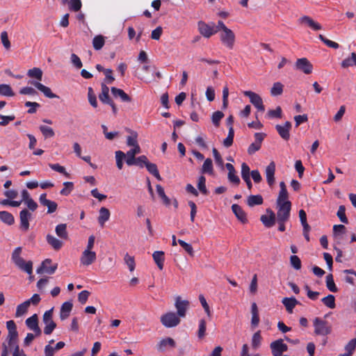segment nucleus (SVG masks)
<instances>
[{"mask_svg": "<svg viewBox=\"0 0 356 356\" xmlns=\"http://www.w3.org/2000/svg\"><path fill=\"white\" fill-rule=\"evenodd\" d=\"M55 232L59 237L57 238L52 234H48L46 236L47 243L56 251L61 249L63 245V241L69 239V235L67 230V225L61 223L58 225L55 228Z\"/></svg>", "mask_w": 356, "mask_h": 356, "instance_id": "nucleus-1", "label": "nucleus"}, {"mask_svg": "<svg viewBox=\"0 0 356 356\" xmlns=\"http://www.w3.org/2000/svg\"><path fill=\"white\" fill-rule=\"evenodd\" d=\"M22 250L21 247L15 248L12 254V260L19 269L31 275L33 272V263L31 261L25 262L21 257Z\"/></svg>", "mask_w": 356, "mask_h": 356, "instance_id": "nucleus-2", "label": "nucleus"}, {"mask_svg": "<svg viewBox=\"0 0 356 356\" xmlns=\"http://www.w3.org/2000/svg\"><path fill=\"white\" fill-rule=\"evenodd\" d=\"M313 325L316 335L326 336L332 332V325L327 321L319 317L314 319Z\"/></svg>", "mask_w": 356, "mask_h": 356, "instance_id": "nucleus-3", "label": "nucleus"}, {"mask_svg": "<svg viewBox=\"0 0 356 356\" xmlns=\"http://www.w3.org/2000/svg\"><path fill=\"white\" fill-rule=\"evenodd\" d=\"M162 325L166 328H171L177 326L180 322V318L173 312H168L162 314L160 317Z\"/></svg>", "mask_w": 356, "mask_h": 356, "instance_id": "nucleus-4", "label": "nucleus"}, {"mask_svg": "<svg viewBox=\"0 0 356 356\" xmlns=\"http://www.w3.org/2000/svg\"><path fill=\"white\" fill-rule=\"evenodd\" d=\"M221 43L228 49H233L236 42V35L230 29L219 34Z\"/></svg>", "mask_w": 356, "mask_h": 356, "instance_id": "nucleus-5", "label": "nucleus"}, {"mask_svg": "<svg viewBox=\"0 0 356 356\" xmlns=\"http://www.w3.org/2000/svg\"><path fill=\"white\" fill-rule=\"evenodd\" d=\"M17 332H8L6 339L8 343H2V351L1 356H8L9 348H13L15 347V346H19L17 344Z\"/></svg>", "mask_w": 356, "mask_h": 356, "instance_id": "nucleus-6", "label": "nucleus"}, {"mask_svg": "<svg viewBox=\"0 0 356 356\" xmlns=\"http://www.w3.org/2000/svg\"><path fill=\"white\" fill-rule=\"evenodd\" d=\"M277 220H289L290 218V213L291 210V202L287 201L286 202L282 203V204H277Z\"/></svg>", "mask_w": 356, "mask_h": 356, "instance_id": "nucleus-7", "label": "nucleus"}, {"mask_svg": "<svg viewBox=\"0 0 356 356\" xmlns=\"http://www.w3.org/2000/svg\"><path fill=\"white\" fill-rule=\"evenodd\" d=\"M53 308L46 311L43 314L42 321L45 324L44 327V333L49 335L52 333L56 327V323L52 319Z\"/></svg>", "mask_w": 356, "mask_h": 356, "instance_id": "nucleus-8", "label": "nucleus"}, {"mask_svg": "<svg viewBox=\"0 0 356 356\" xmlns=\"http://www.w3.org/2000/svg\"><path fill=\"white\" fill-rule=\"evenodd\" d=\"M270 348L273 356H280L288 350V346L282 339H279L270 343Z\"/></svg>", "mask_w": 356, "mask_h": 356, "instance_id": "nucleus-9", "label": "nucleus"}, {"mask_svg": "<svg viewBox=\"0 0 356 356\" xmlns=\"http://www.w3.org/2000/svg\"><path fill=\"white\" fill-rule=\"evenodd\" d=\"M243 94L245 96L249 97L250 102L259 111L264 112L265 111V106L263 103L262 98L256 92L252 91H244Z\"/></svg>", "mask_w": 356, "mask_h": 356, "instance_id": "nucleus-10", "label": "nucleus"}, {"mask_svg": "<svg viewBox=\"0 0 356 356\" xmlns=\"http://www.w3.org/2000/svg\"><path fill=\"white\" fill-rule=\"evenodd\" d=\"M190 302L186 300H181L180 296H177L175 299V307L177 309L176 314L179 318H184L186 315V312L189 307Z\"/></svg>", "mask_w": 356, "mask_h": 356, "instance_id": "nucleus-11", "label": "nucleus"}, {"mask_svg": "<svg viewBox=\"0 0 356 356\" xmlns=\"http://www.w3.org/2000/svg\"><path fill=\"white\" fill-rule=\"evenodd\" d=\"M298 22L301 26L309 27L313 31H317L322 29V26L308 15L299 17Z\"/></svg>", "mask_w": 356, "mask_h": 356, "instance_id": "nucleus-12", "label": "nucleus"}, {"mask_svg": "<svg viewBox=\"0 0 356 356\" xmlns=\"http://www.w3.org/2000/svg\"><path fill=\"white\" fill-rule=\"evenodd\" d=\"M295 67L306 74H309L313 71V65L307 58L297 59Z\"/></svg>", "mask_w": 356, "mask_h": 356, "instance_id": "nucleus-13", "label": "nucleus"}, {"mask_svg": "<svg viewBox=\"0 0 356 356\" xmlns=\"http://www.w3.org/2000/svg\"><path fill=\"white\" fill-rule=\"evenodd\" d=\"M26 326L35 333L36 337H40L42 334L41 329L38 325V318L37 314H33L26 320Z\"/></svg>", "mask_w": 356, "mask_h": 356, "instance_id": "nucleus-14", "label": "nucleus"}, {"mask_svg": "<svg viewBox=\"0 0 356 356\" xmlns=\"http://www.w3.org/2000/svg\"><path fill=\"white\" fill-rule=\"evenodd\" d=\"M97 259L95 252L85 250L81 256L80 262L83 266H90L93 264Z\"/></svg>", "mask_w": 356, "mask_h": 356, "instance_id": "nucleus-15", "label": "nucleus"}, {"mask_svg": "<svg viewBox=\"0 0 356 356\" xmlns=\"http://www.w3.org/2000/svg\"><path fill=\"white\" fill-rule=\"evenodd\" d=\"M275 129L279 134L280 136L284 140H288L290 138V129H291V123L289 121L284 122L283 125L277 124Z\"/></svg>", "mask_w": 356, "mask_h": 356, "instance_id": "nucleus-16", "label": "nucleus"}, {"mask_svg": "<svg viewBox=\"0 0 356 356\" xmlns=\"http://www.w3.org/2000/svg\"><path fill=\"white\" fill-rule=\"evenodd\" d=\"M197 26L200 34L207 38H209L211 35L218 32V30H215L213 26H209L202 21H200Z\"/></svg>", "mask_w": 356, "mask_h": 356, "instance_id": "nucleus-17", "label": "nucleus"}, {"mask_svg": "<svg viewBox=\"0 0 356 356\" xmlns=\"http://www.w3.org/2000/svg\"><path fill=\"white\" fill-rule=\"evenodd\" d=\"M51 263V260L50 259H46L44 260L41 266L37 269V273L39 274H42L43 273H46L47 274H53L56 271L58 268V264H55L51 266H47V265Z\"/></svg>", "mask_w": 356, "mask_h": 356, "instance_id": "nucleus-18", "label": "nucleus"}, {"mask_svg": "<svg viewBox=\"0 0 356 356\" xmlns=\"http://www.w3.org/2000/svg\"><path fill=\"white\" fill-rule=\"evenodd\" d=\"M39 201L42 205L47 207V213H52L56 211L58 207L57 203L47 200L46 193L40 195Z\"/></svg>", "mask_w": 356, "mask_h": 356, "instance_id": "nucleus-19", "label": "nucleus"}, {"mask_svg": "<svg viewBox=\"0 0 356 356\" xmlns=\"http://www.w3.org/2000/svg\"><path fill=\"white\" fill-rule=\"evenodd\" d=\"M266 213L268 215H262L260 220L265 227H271L275 224V214L270 209H267Z\"/></svg>", "mask_w": 356, "mask_h": 356, "instance_id": "nucleus-20", "label": "nucleus"}, {"mask_svg": "<svg viewBox=\"0 0 356 356\" xmlns=\"http://www.w3.org/2000/svg\"><path fill=\"white\" fill-rule=\"evenodd\" d=\"M31 218V213L27 209H23L19 213L21 228L27 231L29 229V220Z\"/></svg>", "mask_w": 356, "mask_h": 356, "instance_id": "nucleus-21", "label": "nucleus"}, {"mask_svg": "<svg viewBox=\"0 0 356 356\" xmlns=\"http://www.w3.org/2000/svg\"><path fill=\"white\" fill-rule=\"evenodd\" d=\"M30 83L31 85L34 86L40 92H42L45 97H47L48 98H51V99L58 97V96L56 95H55L54 93H53L51 92V89L49 87L44 86L43 84L40 83V82L32 81H30Z\"/></svg>", "mask_w": 356, "mask_h": 356, "instance_id": "nucleus-22", "label": "nucleus"}, {"mask_svg": "<svg viewBox=\"0 0 356 356\" xmlns=\"http://www.w3.org/2000/svg\"><path fill=\"white\" fill-rule=\"evenodd\" d=\"M265 172L268 184L272 186L275 183V163L274 161H271L266 168Z\"/></svg>", "mask_w": 356, "mask_h": 356, "instance_id": "nucleus-23", "label": "nucleus"}, {"mask_svg": "<svg viewBox=\"0 0 356 356\" xmlns=\"http://www.w3.org/2000/svg\"><path fill=\"white\" fill-rule=\"evenodd\" d=\"M168 346L170 348H175L176 346L175 341L171 337H166L161 339L156 344V349L159 352H163Z\"/></svg>", "mask_w": 356, "mask_h": 356, "instance_id": "nucleus-24", "label": "nucleus"}, {"mask_svg": "<svg viewBox=\"0 0 356 356\" xmlns=\"http://www.w3.org/2000/svg\"><path fill=\"white\" fill-rule=\"evenodd\" d=\"M232 210L233 213L235 214L237 219L240 220L242 223L245 224L248 222L246 213L243 210L241 207L236 204H234L232 206Z\"/></svg>", "mask_w": 356, "mask_h": 356, "instance_id": "nucleus-25", "label": "nucleus"}, {"mask_svg": "<svg viewBox=\"0 0 356 356\" xmlns=\"http://www.w3.org/2000/svg\"><path fill=\"white\" fill-rule=\"evenodd\" d=\"M140 153V146H137L130 149L125 154L127 158L126 163L128 165H134L136 158V155Z\"/></svg>", "mask_w": 356, "mask_h": 356, "instance_id": "nucleus-26", "label": "nucleus"}, {"mask_svg": "<svg viewBox=\"0 0 356 356\" xmlns=\"http://www.w3.org/2000/svg\"><path fill=\"white\" fill-rule=\"evenodd\" d=\"M72 307L73 304L70 301L63 303L60 311V318L62 321L67 319L70 316Z\"/></svg>", "mask_w": 356, "mask_h": 356, "instance_id": "nucleus-27", "label": "nucleus"}, {"mask_svg": "<svg viewBox=\"0 0 356 356\" xmlns=\"http://www.w3.org/2000/svg\"><path fill=\"white\" fill-rule=\"evenodd\" d=\"M282 302L284 305L286 310L289 314H292L294 307L299 304V302L294 297L284 298Z\"/></svg>", "mask_w": 356, "mask_h": 356, "instance_id": "nucleus-28", "label": "nucleus"}, {"mask_svg": "<svg viewBox=\"0 0 356 356\" xmlns=\"http://www.w3.org/2000/svg\"><path fill=\"white\" fill-rule=\"evenodd\" d=\"M111 91L115 97H120L123 102H130L131 101V98L122 89L112 87Z\"/></svg>", "mask_w": 356, "mask_h": 356, "instance_id": "nucleus-29", "label": "nucleus"}, {"mask_svg": "<svg viewBox=\"0 0 356 356\" xmlns=\"http://www.w3.org/2000/svg\"><path fill=\"white\" fill-rule=\"evenodd\" d=\"M101 93L99 95V99L103 104H107L112 99L109 96V88L104 83L101 84Z\"/></svg>", "mask_w": 356, "mask_h": 356, "instance_id": "nucleus-30", "label": "nucleus"}, {"mask_svg": "<svg viewBox=\"0 0 356 356\" xmlns=\"http://www.w3.org/2000/svg\"><path fill=\"white\" fill-rule=\"evenodd\" d=\"M341 66L343 69H347L350 67L356 66V54L352 52L348 58L343 59L341 63Z\"/></svg>", "mask_w": 356, "mask_h": 356, "instance_id": "nucleus-31", "label": "nucleus"}, {"mask_svg": "<svg viewBox=\"0 0 356 356\" xmlns=\"http://www.w3.org/2000/svg\"><path fill=\"white\" fill-rule=\"evenodd\" d=\"M251 313H252V319H251V325L252 327H257L259 323V311L257 305L255 302H253L251 305Z\"/></svg>", "mask_w": 356, "mask_h": 356, "instance_id": "nucleus-32", "label": "nucleus"}, {"mask_svg": "<svg viewBox=\"0 0 356 356\" xmlns=\"http://www.w3.org/2000/svg\"><path fill=\"white\" fill-rule=\"evenodd\" d=\"M263 202L264 200L261 195H251L247 199V204L250 207L261 205Z\"/></svg>", "mask_w": 356, "mask_h": 356, "instance_id": "nucleus-33", "label": "nucleus"}, {"mask_svg": "<svg viewBox=\"0 0 356 356\" xmlns=\"http://www.w3.org/2000/svg\"><path fill=\"white\" fill-rule=\"evenodd\" d=\"M154 261L159 270H163L164 262V252L163 251H155L152 254Z\"/></svg>", "mask_w": 356, "mask_h": 356, "instance_id": "nucleus-34", "label": "nucleus"}, {"mask_svg": "<svg viewBox=\"0 0 356 356\" xmlns=\"http://www.w3.org/2000/svg\"><path fill=\"white\" fill-rule=\"evenodd\" d=\"M110 211L107 208L102 207L99 209V216L98 217V222L101 226H104V223L108 220L110 218Z\"/></svg>", "mask_w": 356, "mask_h": 356, "instance_id": "nucleus-35", "label": "nucleus"}, {"mask_svg": "<svg viewBox=\"0 0 356 356\" xmlns=\"http://www.w3.org/2000/svg\"><path fill=\"white\" fill-rule=\"evenodd\" d=\"M262 341V337L261 335V331L258 330L252 337L251 340V346L252 349L257 350L261 344Z\"/></svg>", "mask_w": 356, "mask_h": 356, "instance_id": "nucleus-36", "label": "nucleus"}, {"mask_svg": "<svg viewBox=\"0 0 356 356\" xmlns=\"http://www.w3.org/2000/svg\"><path fill=\"white\" fill-rule=\"evenodd\" d=\"M0 220L4 223L11 225L15 222L13 216L8 211H0Z\"/></svg>", "mask_w": 356, "mask_h": 356, "instance_id": "nucleus-37", "label": "nucleus"}, {"mask_svg": "<svg viewBox=\"0 0 356 356\" xmlns=\"http://www.w3.org/2000/svg\"><path fill=\"white\" fill-rule=\"evenodd\" d=\"M201 172L202 174L207 173L209 175H213V168L212 160L211 159H207L204 161V162L202 166Z\"/></svg>", "mask_w": 356, "mask_h": 356, "instance_id": "nucleus-38", "label": "nucleus"}, {"mask_svg": "<svg viewBox=\"0 0 356 356\" xmlns=\"http://www.w3.org/2000/svg\"><path fill=\"white\" fill-rule=\"evenodd\" d=\"M156 188L157 193L159 195V197L161 198L163 203L165 206H169L170 204V200L165 195L163 188L159 184H157L156 186Z\"/></svg>", "mask_w": 356, "mask_h": 356, "instance_id": "nucleus-39", "label": "nucleus"}, {"mask_svg": "<svg viewBox=\"0 0 356 356\" xmlns=\"http://www.w3.org/2000/svg\"><path fill=\"white\" fill-rule=\"evenodd\" d=\"M42 71L40 68L33 67L27 72V75L31 78H35L38 81H41L42 78Z\"/></svg>", "mask_w": 356, "mask_h": 356, "instance_id": "nucleus-40", "label": "nucleus"}, {"mask_svg": "<svg viewBox=\"0 0 356 356\" xmlns=\"http://www.w3.org/2000/svg\"><path fill=\"white\" fill-rule=\"evenodd\" d=\"M124 261L129 268L130 272H133L135 270L136 262L135 259L133 256L126 253L124 257Z\"/></svg>", "mask_w": 356, "mask_h": 356, "instance_id": "nucleus-41", "label": "nucleus"}, {"mask_svg": "<svg viewBox=\"0 0 356 356\" xmlns=\"http://www.w3.org/2000/svg\"><path fill=\"white\" fill-rule=\"evenodd\" d=\"M284 85L280 82H275L273 83L270 89V94L272 96L281 95L283 92Z\"/></svg>", "mask_w": 356, "mask_h": 356, "instance_id": "nucleus-42", "label": "nucleus"}, {"mask_svg": "<svg viewBox=\"0 0 356 356\" xmlns=\"http://www.w3.org/2000/svg\"><path fill=\"white\" fill-rule=\"evenodd\" d=\"M145 167L150 174L154 175L158 180H161V177L160 176L157 166L155 163L149 162Z\"/></svg>", "mask_w": 356, "mask_h": 356, "instance_id": "nucleus-43", "label": "nucleus"}, {"mask_svg": "<svg viewBox=\"0 0 356 356\" xmlns=\"http://www.w3.org/2000/svg\"><path fill=\"white\" fill-rule=\"evenodd\" d=\"M0 95L6 97H13V92L11 87L8 84H0Z\"/></svg>", "mask_w": 356, "mask_h": 356, "instance_id": "nucleus-44", "label": "nucleus"}, {"mask_svg": "<svg viewBox=\"0 0 356 356\" xmlns=\"http://www.w3.org/2000/svg\"><path fill=\"white\" fill-rule=\"evenodd\" d=\"M105 40L102 35H97L93 38L92 45L95 49L99 50L104 45Z\"/></svg>", "mask_w": 356, "mask_h": 356, "instance_id": "nucleus-45", "label": "nucleus"}, {"mask_svg": "<svg viewBox=\"0 0 356 356\" xmlns=\"http://www.w3.org/2000/svg\"><path fill=\"white\" fill-rule=\"evenodd\" d=\"M321 301L323 303L330 309H334L336 307L335 298L333 295H328L326 297L322 298Z\"/></svg>", "mask_w": 356, "mask_h": 356, "instance_id": "nucleus-46", "label": "nucleus"}, {"mask_svg": "<svg viewBox=\"0 0 356 356\" xmlns=\"http://www.w3.org/2000/svg\"><path fill=\"white\" fill-rule=\"evenodd\" d=\"M29 307V302L24 301L22 304L19 305L17 307L15 316L17 317H19L22 315H24L26 312L28 311V309Z\"/></svg>", "mask_w": 356, "mask_h": 356, "instance_id": "nucleus-47", "label": "nucleus"}, {"mask_svg": "<svg viewBox=\"0 0 356 356\" xmlns=\"http://www.w3.org/2000/svg\"><path fill=\"white\" fill-rule=\"evenodd\" d=\"M326 286L332 292L335 293L338 291V289L334 282L333 275L332 274H328L326 276Z\"/></svg>", "mask_w": 356, "mask_h": 356, "instance_id": "nucleus-48", "label": "nucleus"}, {"mask_svg": "<svg viewBox=\"0 0 356 356\" xmlns=\"http://www.w3.org/2000/svg\"><path fill=\"white\" fill-rule=\"evenodd\" d=\"M223 117L224 113L220 111H216L212 114L211 120L215 127H219L220 120L223 118Z\"/></svg>", "mask_w": 356, "mask_h": 356, "instance_id": "nucleus-49", "label": "nucleus"}, {"mask_svg": "<svg viewBox=\"0 0 356 356\" xmlns=\"http://www.w3.org/2000/svg\"><path fill=\"white\" fill-rule=\"evenodd\" d=\"M138 134L136 131H132L131 133V135L127 136V144L128 146H133L134 147H136L138 145Z\"/></svg>", "mask_w": 356, "mask_h": 356, "instance_id": "nucleus-50", "label": "nucleus"}, {"mask_svg": "<svg viewBox=\"0 0 356 356\" xmlns=\"http://www.w3.org/2000/svg\"><path fill=\"white\" fill-rule=\"evenodd\" d=\"M207 322L204 319H201L199 322V329L197 337L199 339H203L206 334Z\"/></svg>", "mask_w": 356, "mask_h": 356, "instance_id": "nucleus-51", "label": "nucleus"}, {"mask_svg": "<svg viewBox=\"0 0 356 356\" xmlns=\"http://www.w3.org/2000/svg\"><path fill=\"white\" fill-rule=\"evenodd\" d=\"M126 157L125 154L122 151L115 152L116 165L119 170L123 167V159Z\"/></svg>", "mask_w": 356, "mask_h": 356, "instance_id": "nucleus-52", "label": "nucleus"}, {"mask_svg": "<svg viewBox=\"0 0 356 356\" xmlns=\"http://www.w3.org/2000/svg\"><path fill=\"white\" fill-rule=\"evenodd\" d=\"M299 218L304 229L310 230V226L307 221V214L303 209L299 211Z\"/></svg>", "mask_w": 356, "mask_h": 356, "instance_id": "nucleus-53", "label": "nucleus"}, {"mask_svg": "<svg viewBox=\"0 0 356 356\" xmlns=\"http://www.w3.org/2000/svg\"><path fill=\"white\" fill-rule=\"evenodd\" d=\"M178 243L184 249V250L191 256H194V250L192 245L183 240L179 239Z\"/></svg>", "mask_w": 356, "mask_h": 356, "instance_id": "nucleus-54", "label": "nucleus"}, {"mask_svg": "<svg viewBox=\"0 0 356 356\" xmlns=\"http://www.w3.org/2000/svg\"><path fill=\"white\" fill-rule=\"evenodd\" d=\"M205 182V177L202 175L200 176L198 179L197 188L202 194L207 195L208 191L207 189Z\"/></svg>", "mask_w": 356, "mask_h": 356, "instance_id": "nucleus-55", "label": "nucleus"}, {"mask_svg": "<svg viewBox=\"0 0 356 356\" xmlns=\"http://www.w3.org/2000/svg\"><path fill=\"white\" fill-rule=\"evenodd\" d=\"M64 188L60 191L62 195H68L74 188V184L71 181H65L63 183Z\"/></svg>", "mask_w": 356, "mask_h": 356, "instance_id": "nucleus-56", "label": "nucleus"}, {"mask_svg": "<svg viewBox=\"0 0 356 356\" xmlns=\"http://www.w3.org/2000/svg\"><path fill=\"white\" fill-rule=\"evenodd\" d=\"M1 41L3 46L4 47V48L6 50H9L10 49L11 44H10V42L8 39V33L6 31L1 32Z\"/></svg>", "mask_w": 356, "mask_h": 356, "instance_id": "nucleus-57", "label": "nucleus"}, {"mask_svg": "<svg viewBox=\"0 0 356 356\" xmlns=\"http://www.w3.org/2000/svg\"><path fill=\"white\" fill-rule=\"evenodd\" d=\"M343 273H346V274H351L352 275V276H346L345 277V281L347 283H349L351 285H354L355 284V277H356V272L354 270H353V269H349V270H344Z\"/></svg>", "mask_w": 356, "mask_h": 356, "instance_id": "nucleus-58", "label": "nucleus"}, {"mask_svg": "<svg viewBox=\"0 0 356 356\" xmlns=\"http://www.w3.org/2000/svg\"><path fill=\"white\" fill-rule=\"evenodd\" d=\"M267 115L271 118H281L282 116V108L278 106L275 110H269Z\"/></svg>", "mask_w": 356, "mask_h": 356, "instance_id": "nucleus-59", "label": "nucleus"}, {"mask_svg": "<svg viewBox=\"0 0 356 356\" xmlns=\"http://www.w3.org/2000/svg\"><path fill=\"white\" fill-rule=\"evenodd\" d=\"M88 102L90 104V105L96 108L97 106V102L96 95H95L93 90L91 87L88 88Z\"/></svg>", "mask_w": 356, "mask_h": 356, "instance_id": "nucleus-60", "label": "nucleus"}, {"mask_svg": "<svg viewBox=\"0 0 356 356\" xmlns=\"http://www.w3.org/2000/svg\"><path fill=\"white\" fill-rule=\"evenodd\" d=\"M40 130L44 138L53 137L54 131L52 128L44 125L40 127Z\"/></svg>", "mask_w": 356, "mask_h": 356, "instance_id": "nucleus-61", "label": "nucleus"}, {"mask_svg": "<svg viewBox=\"0 0 356 356\" xmlns=\"http://www.w3.org/2000/svg\"><path fill=\"white\" fill-rule=\"evenodd\" d=\"M289 195L287 191H280L276 204H282V203L286 202L288 200Z\"/></svg>", "mask_w": 356, "mask_h": 356, "instance_id": "nucleus-62", "label": "nucleus"}, {"mask_svg": "<svg viewBox=\"0 0 356 356\" xmlns=\"http://www.w3.org/2000/svg\"><path fill=\"white\" fill-rule=\"evenodd\" d=\"M290 264L291 266L296 270H300L301 268V261L300 258L296 255L291 256Z\"/></svg>", "mask_w": 356, "mask_h": 356, "instance_id": "nucleus-63", "label": "nucleus"}, {"mask_svg": "<svg viewBox=\"0 0 356 356\" xmlns=\"http://www.w3.org/2000/svg\"><path fill=\"white\" fill-rule=\"evenodd\" d=\"M356 348V338L351 339L345 346V350L350 355H352Z\"/></svg>", "mask_w": 356, "mask_h": 356, "instance_id": "nucleus-64", "label": "nucleus"}]
</instances>
